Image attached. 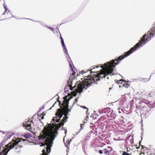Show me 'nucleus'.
Masks as SVG:
<instances>
[{"instance_id": "nucleus-1", "label": "nucleus", "mask_w": 155, "mask_h": 155, "mask_svg": "<svg viewBox=\"0 0 155 155\" xmlns=\"http://www.w3.org/2000/svg\"><path fill=\"white\" fill-rule=\"evenodd\" d=\"M155 33V30L153 29L151 32L149 31L147 34L143 35L141 40L136 44L133 47L130 48V50L124 53V54L119 56L117 59L112 60L111 61L108 62L104 64V66L101 65L100 66L102 68V71L99 73H96L95 74H93V73H96L97 71L92 72L91 70H86L85 71H82L79 72V74H83L84 73H86L88 71H91V74L87 76H85L84 78H81L82 80L78 84L77 87V92L80 93L81 92L84 88H87V87L91 85V84L93 83L97 84L96 82L100 80L101 78H105L106 76L111 74L114 70V68L115 66L117 65L121 60L124 58L129 55L132 52L136 51L137 49L142 45V44H144L145 42H147L151 39L152 36H153V34Z\"/></svg>"}, {"instance_id": "nucleus-2", "label": "nucleus", "mask_w": 155, "mask_h": 155, "mask_svg": "<svg viewBox=\"0 0 155 155\" xmlns=\"http://www.w3.org/2000/svg\"><path fill=\"white\" fill-rule=\"evenodd\" d=\"M63 123L61 122L58 124L53 123L52 125L49 124L48 127H45L44 129L41 131L42 133L38 136L39 140H43L46 138L45 140V142L42 143V146L48 144L47 150L50 149L52 147L53 141L54 140L56 136L55 134H58V131L62 126H63Z\"/></svg>"}, {"instance_id": "nucleus-3", "label": "nucleus", "mask_w": 155, "mask_h": 155, "mask_svg": "<svg viewBox=\"0 0 155 155\" xmlns=\"http://www.w3.org/2000/svg\"><path fill=\"white\" fill-rule=\"evenodd\" d=\"M68 107V104L67 103V102H66V105L64 106V108L61 109L64 115V117L61 122V123H63V125L67 121V119L68 118L67 115L68 114V113L70 111V110L69 109Z\"/></svg>"}, {"instance_id": "nucleus-4", "label": "nucleus", "mask_w": 155, "mask_h": 155, "mask_svg": "<svg viewBox=\"0 0 155 155\" xmlns=\"http://www.w3.org/2000/svg\"><path fill=\"white\" fill-rule=\"evenodd\" d=\"M69 66L71 68V70L73 72V73L71 74L70 77L69 78V79L70 80H73L74 79V78H75V76H74L75 75L76 73L75 71V69H74V66L72 62H70Z\"/></svg>"}, {"instance_id": "nucleus-5", "label": "nucleus", "mask_w": 155, "mask_h": 155, "mask_svg": "<svg viewBox=\"0 0 155 155\" xmlns=\"http://www.w3.org/2000/svg\"><path fill=\"white\" fill-rule=\"evenodd\" d=\"M63 115H64V113L62 111L61 109H59L57 110V111L56 113V115L59 117V118L61 119Z\"/></svg>"}, {"instance_id": "nucleus-6", "label": "nucleus", "mask_w": 155, "mask_h": 155, "mask_svg": "<svg viewBox=\"0 0 155 155\" xmlns=\"http://www.w3.org/2000/svg\"><path fill=\"white\" fill-rule=\"evenodd\" d=\"M112 150V148L110 147H107L103 150L104 154L109 155Z\"/></svg>"}, {"instance_id": "nucleus-7", "label": "nucleus", "mask_w": 155, "mask_h": 155, "mask_svg": "<svg viewBox=\"0 0 155 155\" xmlns=\"http://www.w3.org/2000/svg\"><path fill=\"white\" fill-rule=\"evenodd\" d=\"M23 125L25 127V129H27L31 132H32L33 130H32V128L31 127V124H25L24 123Z\"/></svg>"}, {"instance_id": "nucleus-8", "label": "nucleus", "mask_w": 155, "mask_h": 155, "mask_svg": "<svg viewBox=\"0 0 155 155\" xmlns=\"http://www.w3.org/2000/svg\"><path fill=\"white\" fill-rule=\"evenodd\" d=\"M46 145L47 146L46 148V150H45V149H43V150L42 151V155H48V153H49L51 151V148H50V149H49L48 150H47V149L48 147V144H45V145Z\"/></svg>"}, {"instance_id": "nucleus-9", "label": "nucleus", "mask_w": 155, "mask_h": 155, "mask_svg": "<svg viewBox=\"0 0 155 155\" xmlns=\"http://www.w3.org/2000/svg\"><path fill=\"white\" fill-rule=\"evenodd\" d=\"M149 102L146 101H141L139 103V105H137L136 106V109H142V107H142L141 105L142 103H144L145 104L148 103Z\"/></svg>"}, {"instance_id": "nucleus-10", "label": "nucleus", "mask_w": 155, "mask_h": 155, "mask_svg": "<svg viewBox=\"0 0 155 155\" xmlns=\"http://www.w3.org/2000/svg\"><path fill=\"white\" fill-rule=\"evenodd\" d=\"M110 109L109 108H106L104 109L101 111L102 113L108 114L110 111Z\"/></svg>"}, {"instance_id": "nucleus-11", "label": "nucleus", "mask_w": 155, "mask_h": 155, "mask_svg": "<svg viewBox=\"0 0 155 155\" xmlns=\"http://www.w3.org/2000/svg\"><path fill=\"white\" fill-rule=\"evenodd\" d=\"M22 147V146L21 145H17L16 147L15 148V152L17 153H19L21 151V148Z\"/></svg>"}, {"instance_id": "nucleus-12", "label": "nucleus", "mask_w": 155, "mask_h": 155, "mask_svg": "<svg viewBox=\"0 0 155 155\" xmlns=\"http://www.w3.org/2000/svg\"><path fill=\"white\" fill-rule=\"evenodd\" d=\"M24 137L27 139L29 138L32 137L31 134L29 133H26L24 134Z\"/></svg>"}, {"instance_id": "nucleus-13", "label": "nucleus", "mask_w": 155, "mask_h": 155, "mask_svg": "<svg viewBox=\"0 0 155 155\" xmlns=\"http://www.w3.org/2000/svg\"><path fill=\"white\" fill-rule=\"evenodd\" d=\"M60 38L61 40V43L63 47H65V45L64 44V42L63 39V38L62 37L61 34H60Z\"/></svg>"}, {"instance_id": "nucleus-14", "label": "nucleus", "mask_w": 155, "mask_h": 155, "mask_svg": "<svg viewBox=\"0 0 155 155\" xmlns=\"http://www.w3.org/2000/svg\"><path fill=\"white\" fill-rule=\"evenodd\" d=\"M76 87L75 85H74L73 87H71V85H69L68 86H65L64 88V90L65 91H67V88L68 87H69L71 91L73 90V88L75 87Z\"/></svg>"}, {"instance_id": "nucleus-15", "label": "nucleus", "mask_w": 155, "mask_h": 155, "mask_svg": "<svg viewBox=\"0 0 155 155\" xmlns=\"http://www.w3.org/2000/svg\"><path fill=\"white\" fill-rule=\"evenodd\" d=\"M66 102H67V103L68 104V101H67L64 102L63 104H61L60 102L59 101V105L60 107L62 108V106H63L64 107V106L66 105Z\"/></svg>"}, {"instance_id": "nucleus-16", "label": "nucleus", "mask_w": 155, "mask_h": 155, "mask_svg": "<svg viewBox=\"0 0 155 155\" xmlns=\"http://www.w3.org/2000/svg\"><path fill=\"white\" fill-rule=\"evenodd\" d=\"M3 6L4 8L5 9V12L3 13V14L4 15L5 13L8 10V8L5 3L3 4Z\"/></svg>"}, {"instance_id": "nucleus-17", "label": "nucleus", "mask_w": 155, "mask_h": 155, "mask_svg": "<svg viewBox=\"0 0 155 155\" xmlns=\"http://www.w3.org/2000/svg\"><path fill=\"white\" fill-rule=\"evenodd\" d=\"M115 115L114 114L112 116H111L110 117H109V119L110 120H113L115 119Z\"/></svg>"}, {"instance_id": "nucleus-18", "label": "nucleus", "mask_w": 155, "mask_h": 155, "mask_svg": "<svg viewBox=\"0 0 155 155\" xmlns=\"http://www.w3.org/2000/svg\"><path fill=\"white\" fill-rule=\"evenodd\" d=\"M123 86L125 87L126 88H127L129 87H130V84H128V83H126L124 85H123Z\"/></svg>"}, {"instance_id": "nucleus-19", "label": "nucleus", "mask_w": 155, "mask_h": 155, "mask_svg": "<svg viewBox=\"0 0 155 155\" xmlns=\"http://www.w3.org/2000/svg\"><path fill=\"white\" fill-rule=\"evenodd\" d=\"M63 48L64 50L65 53L66 54H68V52L67 50V49L66 46L65 47H63Z\"/></svg>"}, {"instance_id": "nucleus-20", "label": "nucleus", "mask_w": 155, "mask_h": 155, "mask_svg": "<svg viewBox=\"0 0 155 155\" xmlns=\"http://www.w3.org/2000/svg\"><path fill=\"white\" fill-rule=\"evenodd\" d=\"M25 124H33V122H32L31 121H30L29 120L27 121L26 122H25Z\"/></svg>"}, {"instance_id": "nucleus-21", "label": "nucleus", "mask_w": 155, "mask_h": 155, "mask_svg": "<svg viewBox=\"0 0 155 155\" xmlns=\"http://www.w3.org/2000/svg\"><path fill=\"white\" fill-rule=\"evenodd\" d=\"M130 154L125 151L123 152L122 155H130Z\"/></svg>"}, {"instance_id": "nucleus-22", "label": "nucleus", "mask_w": 155, "mask_h": 155, "mask_svg": "<svg viewBox=\"0 0 155 155\" xmlns=\"http://www.w3.org/2000/svg\"><path fill=\"white\" fill-rule=\"evenodd\" d=\"M94 150L96 151H97L98 150V148L97 147H94Z\"/></svg>"}, {"instance_id": "nucleus-23", "label": "nucleus", "mask_w": 155, "mask_h": 155, "mask_svg": "<svg viewBox=\"0 0 155 155\" xmlns=\"http://www.w3.org/2000/svg\"><path fill=\"white\" fill-rule=\"evenodd\" d=\"M123 81L124 80L123 79H120L119 81H117V83H118V84L119 83H121L120 82H121L122 81Z\"/></svg>"}, {"instance_id": "nucleus-24", "label": "nucleus", "mask_w": 155, "mask_h": 155, "mask_svg": "<svg viewBox=\"0 0 155 155\" xmlns=\"http://www.w3.org/2000/svg\"><path fill=\"white\" fill-rule=\"evenodd\" d=\"M99 153L100 154H102L103 153V151L101 150H99L98 151Z\"/></svg>"}, {"instance_id": "nucleus-25", "label": "nucleus", "mask_w": 155, "mask_h": 155, "mask_svg": "<svg viewBox=\"0 0 155 155\" xmlns=\"http://www.w3.org/2000/svg\"><path fill=\"white\" fill-rule=\"evenodd\" d=\"M60 119L59 118L58 119H56V122L57 123H58L60 121Z\"/></svg>"}, {"instance_id": "nucleus-26", "label": "nucleus", "mask_w": 155, "mask_h": 155, "mask_svg": "<svg viewBox=\"0 0 155 155\" xmlns=\"http://www.w3.org/2000/svg\"><path fill=\"white\" fill-rule=\"evenodd\" d=\"M87 121V120L86 118H85V119H84L83 121V122H84V124Z\"/></svg>"}, {"instance_id": "nucleus-27", "label": "nucleus", "mask_w": 155, "mask_h": 155, "mask_svg": "<svg viewBox=\"0 0 155 155\" xmlns=\"http://www.w3.org/2000/svg\"><path fill=\"white\" fill-rule=\"evenodd\" d=\"M44 119V115L43 114V115L41 116V119L42 120Z\"/></svg>"}, {"instance_id": "nucleus-28", "label": "nucleus", "mask_w": 155, "mask_h": 155, "mask_svg": "<svg viewBox=\"0 0 155 155\" xmlns=\"http://www.w3.org/2000/svg\"><path fill=\"white\" fill-rule=\"evenodd\" d=\"M43 113L41 114L40 115H38V117H41V116L43 115Z\"/></svg>"}, {"instance_id": "nucleus-29", "label": "nucleus", "mask_w": 155, "mask_h": 155, "mask_svg": "<svg viewBox=\"0 0 155 155\" xmlns=\"http://www.w3.org/2000/svg\"><path fill=\"white\" fill-rule=\"evenodd\" d=\"M83 108H85V109H86V110H87H87H88V108H86L84 106V107H83Z\"/></svg>"}, {"instance_id": "nucleus-30", "label": "nucleus", "mask_w": 155, "mask_h": 155, "mask_svg": "<svg viewBox=\"0 0 155 155\" xmlns=\"http://www.w3.org/2000/svg\"><path fill=\"white\" fill-rule=\"evenodd\" d=\"M55 117H53V118L52 119V120H53V121H55Z\"/></svg>"}, {"instance_id": "nucleus-31", "label": "nucleus", "mask_w": 155, "mask_h": 155, "mask_svg": "<svg viewBox=\"0 0 155 155\" xmlns=\"http://www.w3.org/2000/svg\"><path fill=\"white\" fill-rule=\"evenodd\" d=\"M55 117L56 118V119H58V118H59V117H58V116H57V115H56V116Z\"/></svg>"}, {"instance_id": "nucleus-32", "label": "nucleus", "mask_w": 155, "mask_h": 155, "mask_svg": "<svg viewBox=\"0 0 155 155\" xmlns=\"http://www.w3.org/2000/svg\"><path fill=\"white\" fill-rule=\"evenodd\" d=\"M71 140L70 141H68V144H70V141H71Z\"/></svg>"}, {"instance_id": "nucleus-33", "label": "nucleus", "mask_w": 155, "mask_h": 155, "mask_svg": "<svg viewBox=\"0 0 155 155\" xmlns=\"http://www.w3.org/2000/svg\"><path fill=\"white\" fill-rule=\"evenodd\" d=\"M83 125H84V124H81V128H82V126Z\"/></svg>"}, {"instance_id": "nucleus-34", "label": "nucleus", "mask_w": 155, "mask_h": 155, "mask_svg": "<svg viewBox=\"0 0 155 155\" xmlns=\"http://www.w3.org/2000/svg\"><path fill=\"white\" fill-rule=\"evenodd\" d=\"M140 148V146H139V147H136V149H138V148Z\"/></svg>"}, {"instance_id": "nucleus-35", "label": "nucleus", "mask_w": 155, "mask_h": 155, "mask_svg": "<svg viewBox=\"0 0 155 155\" xmlns=\"http://www.w3.org/2000/svg\"><path fill=\"white\" fill-rule=\"evenodd\" d=\"M44 112L43 113V115H44H44H45V113H44Z\"/></svg>"}, {"instance_id": "nucleus-36", "label": "nucleus", "mask_w": 155, "mask_h": 155, "mask_svg": "<svg viewBox=\"0 0 155 155\" xmlns=\"http://www.w3.org/2000/svg\"><path fill=\"white\" fill-rule=\"evenodd\" d=\"M51 28L52 30H53V31L54 30L53 28Z\"/></svg>"}, {"instance_id": "nucleus-37", "label": "nucleus", "mask_w": 155, "mask_h": 155, "mask_svg": "<svg viewBox=\"0 0 155 155\" xmlns=\"http://www.w3.org/2000/svg\"><path fill=\"white\" fill-rule=\"evenodd\" d=\"M80 75V74H77V76H78V75Z\"/></svg>"}, {"instance_id": "nucleus-38", "label": "nucleus", "mask_w": 155, "mask_h": 155, "mask_svg": "<svg viewBox=\"0 0 155 155\" xmlns=\"http://www.w3.org/2000/svg\"><path fill=\"white\" fill-rule=\"evenodd\" d=\"M78 101V100L77 99H76L75 101Z\"/></svg>"}, {"instance_id": "nucleus-39", "label": "nucleus", "mask_w": 155, "mask_h": 155, "mask_svg": "<svg viewBox=\"0 0 155 155\" xmlns=\"http://www.w3.org/2000/svg\"><path fill=\"white\" fill-rule=\"evenodd\" d=\"M91 68V70H92L93 68Z\"/></svg>"}, {"instance_id": "nucleus-40", "label": "nucleus", "mask_w": 155, "mask_h": 155, "mask_svg": "<svg viewBox=\"0 0 155 155\" xmlns=\"http://www.w3.org/2000/svg\"><path fill=\"white\" fill-rule=\"evenodd\" d=\"M107 79H108V77H107Z\"/></svg>"}, {"instance_id": "nucleus-41", "label": "nucleus", "mask_w": 155, "mask_h": 155, "mask_svg": "<svg viewBox=\"0 0 155 155\" xmlns=\"http://www.w3.org/2000/svg\"><path fill=\"white\" fill-rule=\"evenodd\" d=\"M86 117L87 118L88 117V116H86Z\"/></svg>"}, {"instance_id": "nucleus-42", "label": "nucleus", "mask_w": 155, "mask_h": 155, "mask_svg": "<svg viewBox=\"0 0 155 155\" xmlns=\"http://www.w3.org/2000/svg\"><path fill=\"white\" fill-rule=\"evenodd\" d=\"M39 120H40V121L41 122V119H39Z\"/></svg>"}, {"instance_id": "nucleus-43", "label": "nucleus", "mask_w": 155, "mask_h": 155, "mask_svg": "<svg viewBox=\"0 0 155 155\" xmlns=\"http://www.w3.org/2000/svg\"><path fill=\"white\" fill-rule=\"evenodd\" d=\"M141 147H142V148H143V147H142L143 146H141Z\"/></svg>"}, {"instance_id": "nucleus-44", "label": "nucleus", "mask_w": 155, "mask_h": 155, "mask_svg": "<svg viewBox=\"0 0 155 155\" xmlns=\"http://www.w3.org/2000/svg\"><path fill=\"white\" fill-rule=\"evenodd\" d=\"M99 67L97 66V67H96V68H97V67Z\"/></svg>"}]
</instances>
